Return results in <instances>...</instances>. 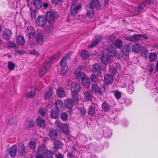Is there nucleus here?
Instances as JSON below:
<instances>
[{
	"label": "nucleus",
	"mask_w": 158,
	"mask_h": 158,
	"mask_svg": "<svg viewBox=\"0 0 158 158\" xmlns=\"http://www.w3.org/2000/svg\"><path fill=\"white\" fill-rule=\"evenodd\" d=\"M66 88H69L70 85V90L72 92L74 93V94H77L80 91L81 87L80 85L75 82H72L69 80H67L66 83Z\"/></svg>",
	"instance_id": "f257e3e1"
},
{
	"label": "nucleus",
	"mask_w": 158,
	"mask_h": 158,
	"mask_svg": "<svg viewBox=\"0 0 158 158\" xmlns=\"http://www.w3.org/2000/svg\"><path fill=\"white\" fill-rule=\"evenodd\" d=\"M70 55V53H68L64 56L60 62V65L61 66L60 74L63 75H65L68 70L66 64V59L69 58Z\"/></svg>",
	"instance_id": "f03ea898"
},
{
	"label": "nucleus",
	"mask_w": 158,
	"mask_h": 158,
	"mask_svg": "<svg viewBox=\"0 0 158 158\" xmlns=\"http://www.w3.org/2000/svg\"><path fill=\"white\" fill-rule=\"evenodd\" d=\"M81 7V4H77L76 1H73L70 8V13L71 16L75 17L77 13L80 11L79 10Z\"/></svg>",
	"instance_id": "7ed1b4c3"
},
{
	"label": "nucleus",
	"mask_w": 158,
	"mask_h": 158,
	"mask_svg": "<svg viewBox=\"0 0 158 158\" xmlns=\"http://www.w3.org/2000/svg\"><path fill=\"white\" fill-rule=\"evenodd\" d=\"M48 152V149L43 145L39 146L38 147L36 158H44L46 156V153Z\"/></svg>",
	"instance_id": "20e7f679"
},
{
	"label": "nucleus",
	"mask_w": 158,
	"mask_h": 158,
	"mask_svg": "<svg viewBox=\"0 0 158 158\" xmlns=\"http://www.w3.org/2000/svg\"><path fill=\"white\" fill-rule=\"evenodd\" d=\"M83 68L82 66H79L74 71L75 76L79 81L86 75L84 73Z\"/></svg>",
	"instance_id": "39448f33"
},
{
	"label": "nucleus",
	"mask_w": 158,
	"mask_h": 158,
	"mask_svg": "<svg viewBox=\"0 0 158 158\" xmlns=\"http://www.w3.org/2000/svg\"><path fill=\"white\" fill-rule=\"evenodd\" d=\"M145 5V2H142L138 7H132L130 6L131 10L130 12L131 13V16L136 15L141 11L144 9Z\"/></svg>",
	"instance_id": "423d86ee"
},
{
	"label": "nucleus",
	"mask_w": 158,
	"mask_h": 158,
	"mask_svg": "<svg viewBox=\"0 0 158 158\" xmlns=\"http://www.w3.org/2000/svg\"><path fill=\"white\" fill-rule=\"evenodd\" d=\"M50 67V64L46 61L42 66L40 70L39 74L41 77H43L46 73Z\"/></svg>",
	"instance_id": "0eeeda50"
},
{
	"label": "nucleus",
	"mask_w": 158,
	"mask_h": 158,
	"mask_svg": "<svg viewBox=\"0 0 158 158\" xmlns=\"http://www.w3.org/2000/svg\"><path fill=\"white\" fill-rule=\"evenodd\" d=\"M57 15L55 12L49 11L46 13L45 16L46 20L49 22L53 21L57 17Z\"/></svg>",
	"instance_id": "6e6552de"
},
{
	"label": "nucleus",
	"mask_w": 158,
	"mask_h": 158,
	"mask_svg": "<svg viewBox=\"0 0 158 158\" xmlns=\"http://www.w3.org/2000/svg\"><path fill=\"white\" fill-rule=\"evenodd\" d=\"M35 32L34 28L31 26L28 27L26 31V34L29 38L33 37Z\"/></svg>",
	"instance_id": "1a4fd4ad"
},
{
	"label": "nucleus",
	"mask_w": 158,
	"mask_h": 158,
	"mask_svg": "<svg viewBox=\"0 0 158 158\" xmlns=\"http://www.w3.org/2000/svg\"><path fill=\"white\" fill-rule=\"evenodd\" d=\"M90 5V8H95L97 10H99L101 9L100 3L98 0H91L90 3H89L86 6Z\"/></svg>",
	"instance_id": "9d476101"
},
{
	"label": "nucleus",
	"mask_w": 158,
	"mask_h": 158,
	"mask_svg": "<svg viewBox=\"0 0 158 158\" xmlns=\"http://www.w3.org/2000/svg\"><path fill=\"white\" fill-rule=\"evenodd\" d=\"M91 70L93 72L97 73L98 76L100 75L101 74L100 64L98 63L93 64Z\"/></svg>",
	"instance_id": "9b49d317"
},
{
	"label": "nucleus",
	"mask_w": 158,
	"mask_h": 158,
	"mask_svg": "<svg viewBox=\"0 0 158 158\" xmlns=\"http://www.w3.org/2000/svg\"><path fill=\"white\" fill-rule=\"evenodd\" d=\"M12 35L11 31L8 29H4L2 33L3 38L6 40H9Z\"/></svg>",
	"instance_id": "f8f14e48"
},
{
	"label": "nucleus",
	"mask_w": 158,
	"mask_h": 158,
	"mask_svg": "<svg viewBox=\"0 0 158 158\" xmlns=\"http://www.w3.org/2000/svg\"><path fill=\"white\" fill-rule=\"evenodd\" d=\"M46 19L43 16H39L36 20V22L38 26L40 27L44 26Z\"/></svg>",
	"instance_id": "ddd939ff"
},
{
	"label": "nucleus",
	"mask_w": 158,
	"mask_h": 158,
	"mask_svg": "<svg viewBox=\"0 0 158 158\" xmlns=\"http://www.w3.org/2000/svg\"><path fill=\"white\" fill-rule=\"evenodd\" d=\"M17 147L15 145L11 147L7 150L8 153L12 157H14L16 155L17 152Z\"/></svg>",
	"instance_id": "4468645a"
},
{
	"label": "nucleus",
	"mask_w": 158,
	"mask_h": 158,
	"mask_svg": "<svg viewBox=\"0 0 158 158\" xmlns=\"http://www.w3.org/2000/svg\"><path fill=\"white\" fill-rule=\"evenodd\" d=\"M125 38L127 40L130 41H137L139 40V35H134L132 36L126 35Z\"/></svg>",
	"instance_id": "2eb2a0df"
},
{
	"label": "nucleus",
	"mask_w": 158,
	"mask_h": 158,
	"mask_svg": "<svg viewBox=\"0 0 158 158\" xmlns=\"http://www.w3.org/2000/svg\"><path fill=\"white\" fill-rule=\"evenodd\" d=\"M81 80L83 85L86 88H88L90 85V80L86 75L84 77L81 79Z\"/></svg>",
	"instance_id": "dca6fc26"
},
{
	"label": "nucleus",
	"mask_w": 158,
	"mask_h": 158,
	"mask_svg": "<svg viewBox=\"0 0 158 158\" xmlns=\"http://www.w3.org/2000/svg\"><path fill=\"white\" fill-rule=\"evenodd\" d=\"M90 5L86 6V9L87 13L86 14V16L89 18H92L94 15V11L92 8H90Z\"/></svg>",
	"instance_id": "f3484780"
},
{
	"label": "nucleus",
	"mask_w": 158,
	"mask_h": 158,
	"mask_svg": "<svg viewBox=\"0 0 158 158\" xmlns=\"http://www.w3.org/2000/svg\"><path fill=\"white\" fill-rule=\"evenodd\" d=\"M52 93V89L51 87H48L47 89L45 92L44 96L45 99H49L51 97Z\"/></svg>",
	"instance_id": "a211bd4d"
},
{
	"label": "nucleus",
	"mask_w": 158,
	"mask_h": 158,
	"mask_svg": "<svg viewBox=\"0 0 158 158\" xmlns=\"http://www.w3.org/2000/svg\"><path fill=\"white\" fill-rule=\"evenodd\" d=\"M108 54V55L111 57L115 56L116 54V48L111 46L109 47L107 49Z\"/></svg>",
	"instance_id": "6ab92c4d"
},
{
	"label": "nucleus",
	"mask_w": 158,
	"mask_h": 158,
	"mask_svg": "<svg viewBox=\"0 0 158 158\" xmlns=\"http://www.w3.org/2000/svg\"><path fill=\"white\" fill-rule=\"evenodd\" d=\"M18 151L19 155L23 156L25 152V149L24 144L23 143L20 142L18 145Z\"/></svg>",
	"instance_id": "aec40b11"
},
{
	"label": "nucleus",
	"mask_w": 158,
	"mask_h": 158,
	"mask_svg": "<svg viewBox=\"0 0 158 158\" xmlns=\"http://www.w3.org/2000/svg\"><path fill=\"white\" fill-rule=\"evenodd\" d=\"M57 110L59 111H62L64 109V106L62 101L60 100L57 101L55 103Z\"/></svg>",
	"instance_id": "412c9836"
},
{
	"label": "nucleus",
	"mask_w": 158,
	"mask_h": 158,
	"mask_svg": "<svg viewBox=\"0 0 158 158\" xmlns=\"http://www.w3.org/2000/svg\"><path fill=\"white\" fill-rule=\"evenodd\" d=\"M91 90L92 92L94 94H102V92L100 89L99 87L96 84L93 85L92 86Z\"/></svg>",
	"instance_id": "4be33fe9"
},
{
	"label": "nucleus",
	"mask_w": 158,
	"mask_h": 158,
	"mask_svg": "<svg viewBox=\"0 0 158 158\" xmlns=\"http://www.w3.org/2000/svg\"><path fill=\"white\" fill-rule=\"evenodd\" d=\"M100 59L102 63L106 65L110 61V58L106 54H103L100 56Z\"/></svg>",
	"instance_id": "5701e85b"
},
{
	"label": "nucleus",
	"mask_w": 158,
	"mask_h": 158,
	"mask_svg": "<svg viewBox=\"0 0 158 158\" xmlns=\"http://www.w3.org/2000/svg\"><path fill=\"white\" fill-rule=\"evenodd\" d=\"M102 39V37L101 35H99L96 36L95 40L92 42L91 45H89L88 47L90 48L97 45Z\"/></svg>",
	"instance_id": "b1692460"
},
{
	"label": "nucleus",
	"mask_w": 158,
	"mask_h": 158,
	"mask_svg": "<svg viewBox=\"0 0 158 158\" xmlns=\"http://www.w3.org/2000/svg\"><path fill=\"white\" fill-rule=\"evenodd\" d=\"M131 51V47L129 45H124L122 49L123 52L125 55H129Z\"/></svg>",
	"instance_id": "393cba45"
},
{
	"label": "nucleus",
	"mask_w": 158,
	"mask_h": 158,
	"mask_svg": "<svg viewBox=\"0 0 158 158\" xmlns=\"http://www.w3.org/2000/svg\"><path fill=\"white\" fill-rule=\"evenodd\" d=\"M69 127L67 124L63 123L60 128L62 130L63 133L68 135L70 132Z\"/></svg>",
	"instance_id": "a878e982"
},
{
	"label": "nucleus",
	"mask_w": 158,
	"mask_h": 158,
	"mask_svg": "<svg viewBox=\"0 0 158 158\" xmlns=\"http://www.w3.org/2000/svg\"><path fill=\"white\" fill-rule=\"evenodd\" d=\"M64 104L65 107L69 109H71L74 105L73 101L71 99L66 100L64 102Z\"/></svg>",
	"instance_id": "bb28decb"
},
{
	"label": "nucleus",
	"mask_w": 158,
	"mask_h": 158,
	"mask_svg": "<svg viewBox=\"0 0 158 158\" xmlns=\"http://www.w3.org/2000/svg\"><path fill=\"white\" fill-rule=\"evenodd\" d=\"M113 76L110 74H107L104 76V80L106 83L108 84L111 83L113 81Z\"/></svg>",
	"instance_id": "cd10ccee"
},
{
	"label": "nucleus",
	"mask_w": 158,
	"mask_h": 158,
	"mask_svg": "<svg viewBox=\"0 0 158 158\" xmlns=\"http://www.w3.org/2000/svg\"><path fill=\"white\" fill-rule=\"evenodd\" d=\"M84 96L85 100L86 101H91L93 95L89 91H86L84 92Z\"/></svg>",
	"instance_id": "c85d7f7f"
},
{
	"label": "nucleus",
	"mask_w": 158,
	"mask_h": 158,
	"mask_svg": "<svg viewBox=\"0 0 158 158\" xmlns=\"http://www.w3.org/2000/svg\"><path fill=\"white\" fill-rule=\"evenodd\" d=\"M16 42L19 45L22 46L24 45L25 41L23 36L21 35H18L17 36Z\"/></svg>",
	"instance_id": "c756f323"
},
{
	"label": "nucleus",
	"mask_w": 158,
	"mask_h": 158,
	"mask_svg": "<svg viewBox=\"0 0 158 158\" xmlns=\"http://www.w3.org/2000/svg\"><path fill=\"white\" fill-rule=\"evenodd\" d=\"M49 135L51 139L53 140L56 139L57 137L58 133L56 131L52 130L49 131Z\"/></svg>",
	"instance_id": "7c9ffc66"
},
{
	"label": "nucleus",
	"mask_w": 158,
	"mask_h": 158,
	"mask_svg": "<svg viewBox=\"0 0 158 158\" xmlns=\"http://www.w3.org/2000/svg\"><path fill=\"white\" fill-rule=\"evenodd\" d=\"M36 40L38 45H42L44 44L43 37L41 34H38L36 35Z\"/></svg>",
	"instance_id": "2f4dec72"
},
{
	"label": "nucleus",
	"mask_w": 158,
	"mask_h": 158,
	"mask_svg": "<svg viewBox=\"0 0 158 158\" xmlns=\"http://www.w3.org/2000/svg\"><path fill=\"white\" fill-rule=\"evenodd\" d=\"M37 125L40 127L44 128L45 126V123L44 120L40 118H37L36 119Z\"/></svg>",
	"instance_id": "473e14b6"
},
{
	"label": "nucleus",
	"mask_w": 158,
	"mask_h": 158,
	"mask_svg": "<svg viewBox=\"0 0 158 158\" xmlns=\"http://www.w3.org/2000/svg\"><path fill=\"white\" fill-rule=\"evenodd\" d=\"M56 94L59 97L62 98L64 97L65 95V91L62 88H59L56 90Z\"/></svg>",
	"instance_id": "72a5a7b5"
},
{
	"label": "nucleus",
	"mask_w": 158,
	"mask_h": 158,
	"mask_svg": "<svg viewBox=\"0 0 158 158\" xmlns=\"http://www.w3.org/2000/svg\"><path fill=\"white\" fill-rule=\"evenodd\" d=\"M141 46L137 44H135L132 48V51L135 53H137L141 50Z\"/></svg>",
	"instance_id": "f704fd0d"
},
{
	"label": "nucleus",
	"mask_w": 158,
	"mask_h": 158,
	"mask_svg": "<svg viewBox=\"0 0 158 158\" xmlns=\"http://www.w3.org/2000/svg\"><path fill=\"white\" fill-rule=\"evenodd\" d=\"M36 88L35 87H33L30 92L27 93L26 97L27 98H32L35 96L36 91Z\"/></svg>",
	"instance_id": "c9c22d12"
},
{
	"label": "nucleus",
	"mask_w": 158,
	"mask_h": 158,
	"mask_svg": "<svg viewBox=\"0 0 158 158\" xmlns=\"http://www.w3.org/2000/svg\"><path fill=\"white\" fill-rule=\"evenodd\" d=\"M34 125V122L32 120L28 119L26 121L25 126L27 128H30L33 127Z\"/></svg>",
	"instance_id": "e433bc0d"
},
{
	"label": "nucleus",
	"mask_w": 158,
	"mask_h": 158,
	"mask_svg": "<svg viewBox=\"0 0 158 158\" xmlns=\"http://www.w3.org/2000/svg\"><path fill=\"white\" fill-rule=\"evenodd\" d=\"M88 113L89 114L93 115L95 113L94 104L92 103L91 105L90 106L89 108Z\"/></svg>",
	"instance_id": "4c0bfd02"
},
{
	"label": "nucleus",
	"mask_w": 158,
	"mask_h": 158,
	"mask_svg": "<svg viewBox=\"0 0 158 158\" xmlns=\"http://www.w3.org/2000/svg\"><path fill=\"white\" fill-rule=\"evenodd\" d=\"M157 56L156 54L154 53H151L149 55V58L150 61L155 62L157 59Z\"/></svg>",
	"instance_id": "58836bf2"
},
{
	"label": "nucleus",
	"mask_w": 158,
	"mask_h": 158,
	"mask_svg": "<svg viewBox=\"0 0 158 158\" xmlns=\"http://www.w3.org/2000/svg\"><path fill=\"white\" fill-rule=\"evenodd\" d=\"M52 118H57L59 116V114L55 110H52L50 112Z\"/></svg>",
	"instance_id": "ea45409f"
},
{
	"label": "nucleus",
	"mask_w": 158,
	"mask_h": 158,
	"mask_svg": "<svg viewBox=\"0 0 158 158\" xmlns=\"http://www.w3.org/2000/svg\"><path fill=\"white\" fill-rule=\"evenodd\" d=\"M53 143L56 149H60L62 147V144L60 140H56L54 141Z\"/></svg>",
	"instance_id": "a19ab883"
},
{
	"label": "nucleus",
	"mask_w": 158,
	"mask_h": 158,
	"mask_svg": "<svg viewBox=\"0 0 158 158\" xmlns=\"http://www.w3.org/2000/svg\"><path fill=\"white\" fill-rule=\"evenodd\" d=\"M61 56V54L60 52H57L55 54V55L52 57H51L50 58V61H48L47 62V63H49L50 64V63L53 61L56 58H58Z\"/></svg>",
	"instance_id": "79ce46f5"
},
{
	"label": "nucleus",
	"mask_w": 158,
	"mask_h": 158,
	"mask_svg": "<svg viewBox=\"0 0 158 158\" xmlns=\"http://www.w3.org/2000/svg\"><path fill=\"white\" fill-rule=\"evenodd\" d=\"M123 45L122 42L119 39L116 40L114 42V45L117 48H121Z\"/></svg>",
	"instance_id": "37998d69"
},
{
	"label": "nucleus",
	"mask_w": 158,
	"mask_h": 158,
	"mask_svg": "<svg viewBox=\"0 0 158 158\" xmlns=\"http://www.w3.org/2000/svg\"><path fill=\"white\" fill-rule=\"evenodd\" d=\"M81 55L83 59H86L89 57V54L87 51L85 50H82L81 52Z\"/></svg>",
	"instance_id": "c03bdc74"
},
{
	"label": "nucleus",
	"mask_w": 158,
	"mask_h": 158,
	"mask_svg": "<svg viewBox=\"0 0 158 158\" xmlns=\"http://www.w3.org/2000/svg\"><path fill=\"white\" fill-rule=\"evenodd\" d=\"M34 5L37 9H40L42 5V2L40 0H34Z\"/></svg>",
	"instance_id": "a18cd8bd"
},
{
	"label": "nucleus",
	"mask_w": 158,
	"mask_h": 158,
	"mask_svg": "<svg viewBox=\"0 0 158 158\" xmlns=\"http://www.w3.org/2000/svg\"><path fill=\"white\" fill-rule=\"evenodd\" d=\"M102 107L103 110L105 112L108 111L110 108L109 105L106 103H103L102 105Z\"/></svg>",
	"instance_id": "49530a36"
},
{
	"label": "nucleus",
	"mask_w": 158,
	"mask_h": 158,
	"mask_svg": "<svg viewBox=\"0 0 158 158\" xmlns=\"http://www.w3.org/2000/svg\"><path fill=\"white\" fill-rule=\"evenodd\" d=\"M15 67V64L11 61H9L8 63V68L10 70H13Z\"/></svg>",
	"instance_id": "de8ad7c7"
},
{
	"label": "nucleus",
	"mask_w": 158,
	"mask_h": 158,
	"mask_svg": "<svg viewBox=\"0 0 158 158\" xmlns=\"http://www.w3.org/2000/svg\"><path fill=\"white\" fill-rule=\"evenodd\" d=\"M36 143L34 141L30 140L29 142L28 147L31 149H34L35 147Z\"/></svg>",
	"instance_id": "09e8293b"
},
{
	"label": "nucleus",
	"mask_w": 158,
	"mask_h": 158,
	"mask_svg": "<svg viewBox=\"0 0 158 158\" xmlns=\"http://www.w3.org/2000/svg\"><path fill=\"white\" fill-rule=\"evenodd\" d=\"M109 71L112 74L114 75L116 72V69L114 67L110 65V69Z\"/></svg>",
	"instance_id": "8fccbe9b"
},
{
	"label": "nucleus",
	"mask_w": 158,
	"mask_h": 158,
	"mask_svg": "<svg viewBox=\"0 0 158 158\" xmlns=\"http://www.w3.org/2000/svg\"><path fill=\"white\" fill-rule=\"evenodd\" d=\"M134 90V87L132 85H129L128 86L127 90L129 94H132Z\"/></svg>",
	"instance_id": "3c124183"
},
{
	"label": "nucleus",
	"mask_w": 158,
	"mask_h": 158,
	"mask_svg": "<svg viewBox=\"0 0 158 158\" xmlns=\"http://www.w3.org/2000/svg\"><path fill=\"white\" fill-rule=\"evenodd\" d=\"M114 94L115 98L118 99L120 98L121 96V92L118 91H114Z\"/></svg>",
	"instance_id": "603ef678"
},
{
	"label": "nucleus",
	"mask_w": 158,
	"mask_h": 158,
	"mask_svg": "<svg viewBox=\"0 0 158 158\" xmlns=\"http://www.w3.org/2000/svg\"><path fill=\"white\" fill-rule=\"evenodd\" d=\"M16 117H12L10 119L8 122V123L9 125H12L15 123L16 120Z\"/></svg>",
	"instance_id": "864d4df0"
},
{
	"label": "nucleus",
	"mask_w": 158,
	"mask_h": 158,
	"mask_svg": "<svg viewBox=\"0 0 158 158\" xmlns=\"http://www.w3.org/2000/svg\"><path fill=\"white\" fill-rule=\"evenodd\" d=\"M61 117L63 121H66L68 119V116L66 113H63L61 115Z\"/></svg>",
	"instance_id": "5fc2aeb1"
},
{
	"label": "nucleus",
	"mask_w": 158,
	"mask_h": 158,
	"mask_svg": "<svg viewBox=\"0 0 158 158\" xmlns=\"http://www.w3.org/2000/svg\"><path fill=\"white\" fill-rule=\"evenodd\" d=\"M53 154L52 152L48 151V152L46 153V156L45 157L46 158H52Z\"/></svg>",
	"instance_id": "6e6d98bb"
},
{
	"label": "nucleus",
	"mask_w": 158,
	"mask_h": 158,
	"mask_svg": "<svg viewBox=\"0 0 158 158\" xmlns=\"http://www.w3.org/2000/svg\"><path fill=\"white\" fill-rule=\"evenodd\" d=\"M7 45L8 47L10 48H15L16 47L15 44L13 42L10 41L8 42L7 43Z\"/></svg>",
	"instance_id": "4d7b16f0"
},
{
	"label": "nucleus",
	"mask_w": 158,
	"mask_h": 158,
	"mask_svg": "<svg viewBox=\"0 0 158 158\" xmlns=\"http://www.w3.org/2000/svg\"><path fill=\"white\" fill-rule=\"evenodd\" d=\"M39 113L41 115H44L46 112V110L45 109L41 108L39 110Z\"/></svg>",
	"instance_id": "13d9d810"
},
{
	"label": "nucleus",
	"mask_w": 158,
	"mask_h": 158,
	"mask_svg": "<svg viewBox=\"0 0 158 158\" xmlns=\"http://www.w3.org/2000/svg\"><path fill=\"white\" fill-rule=\"evenodd\" d=\"M63 123H60V121L59 120H56L54 123V124L56 127L60 128Z\"/></svg>",
	"instance_id": "bf43d9fd"
},
{
	"label": "nucleus",
	"mask_w": 158,
	"mask_h": 158,
	"mask_svg": "<svg viewBox=\"0 0 158 158\" xmlns=\"http://www.w3.org/2000/svg\"><path fill=\"white\" fill-rule=\"evenodd\" d=\"M61 0H51V2L55 5L58 4L61 2Z\"/></svg>",
	"instance_id": "052dcab7"
},
{
	"label": "nucleus",
	"mask_w": 158,
	"mask_h": 158,
	"mask_svg": "<svg viewBox=\"0 0 158 158\" xmlns=\"http://www.w3.org/2000/svg\"><path fill=\"white\" fill-rule=\"evenodd\" d=\"M29 53L31 55H38L39 53L38 52L34 50H30L29 52Z\"/></svg>",
	"instance_id": "680f3d73"
},
{
	"label": "nucleus",
	"mask_w": 158,
	"mask_h": 158,
	"mask_svg": "<svg viewBox=\"0 0 158 158\" xmlns=\"http://www.w3.org/2000/svg\"><path fill=\"white\" fill-rule=\"evenodd\" d=\"M96 75L95 74H92L90 79L92 81H96L97 77L98 76L97 75V73H96Z\"/></svg>",
	"instance_id": "e2e57ef3"
},
{
	"label": "nucleus",
	"mask_w": 158,
	"mask_h": 158,
	"mask_svg": "<svg viewBox=\"0 0 158 158\" xmlns=\"http://www.w3.org/2000/svg\"><path fill=\"white\" fill-rule=\"evenodd\" d=\"M77 94H74L72 96V98H73L74 101L76 102H78V99L76 96Z\"/></svg>",
	"instance_id": "0e129e2a"
},
{
	"label": "nucleus",
	"mask_w": 158,
	"mask_h": 158,
	"mask_svg": "<svg viewBox=\"0 0 158 158\" xmlns=\"http://www.w3.org/2000/svg\"><path fill=\"white\" fill-rule=\"evenodd\" d=\"M81 114L83 116H85L86 113V111L85 109L83 108L81 110Z\"/></svg>",
	"instance_id": "69168bd1"
},
{
	"label": "nucleus",
	"mask_w": 158,
	"mask_h": 158,
	"mask_svg": "<svg viewBox=\"0 0 158 158\" xmlns=\"http://www.w3.org/2000/svg\"><path fill=\"white\" fill-rule=\"evenodd\" d=\"M31 10V15L32 18H35V11L32 10L30 9Z\"/></svg>",
	"instance_id": "338daca9"
},
{
	"label": "nucleus",
	"mask_w": 158,
	"mask_h": 158,
	"mask_svg": "<svg viewBox=\"0 0 158 158\" xmlns=\"http://www.w3.org/2000/svg\"><path fill=\"white\" fill-rule=\"evenodd\" d=\"M56 158H63L62 155L59 153L56 154Z\"/></svg>",
	"instance_id": "774afa93"
}]
</instances>
